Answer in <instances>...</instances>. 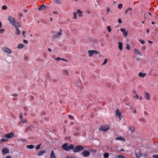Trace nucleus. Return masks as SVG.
I'll use <instances>...</instances> for the list:
<instances>
[{
    "label": "nucleus",
    "instance_id": "1",
    "mask_svg": "<svg viewBox=\"0 0 158 158\" xmlns=\"http://www.w3.org/2000/svg\"><path fill=\"white\" fill-rule=\"evenodd\" d=\"M62 148L63 149L66 151H69L73 149L74 146L73 144H71L69 146L67 143H64L62 145Z\"/></svg>",
    "mask_w": 158,
    "mask_h": 158
},
{
    "label": "nucleus",
    "instance_id": "2",
    "mask_svg": "<svg viewBox=\"0 0 158 158\" xmlns=\"http://www.w3.org/2000/svg\"><path fill=\"white\" fill-rule=\"evenodd\" d=\"M59 32H56L55 31L52 32L54 33L55 34L53 35V37L54 39H57L59 37H60L62 35V33L63 32L62 30L60 29H59Z\"/></svg>",
    "mask_w": 158,
    "mask_h": 158
},
{
    "label": "nucleus",
    "instance_id": "3",
    "mask_svg": "<svg viewBox=\"0 0 158 158\" xmlns=\"http://www.w3.org/2000/svg\"><path fill=\"white\" fill-rule=\"evenodd\" d=\"M74 152H77L82 151L84 149V147L81 145H77L73 149Z\"/></svg>",
    "mask_w": 158,
    "mask_h": 158
},
{
    "label": "nucleus",
    "instance_id": "4",
    "mask_svg": "<svg viewBox=\"0 0 158 158\" xmlns=\"http://www.w3.org/2000/svg\"><path fill=\"white\" fill-rule=\"evenodd\" d=\"M110 126L108 125H105V126L102 125L99 128V130L100 131H106L109 129Z\"/></svg>",
    "mask_w": 158,
    "mask_h": 158
},
{
    "label": "nucleus",
    "instance_id": "5",
    "mask_svg": "<svg viewBox=\"0 0 158 158\" xmlns=\"http://www.w3.org/2000/svg\"><path fill=\"white\" fill-rule=\"evenodd\" d=\"M81 154L84 157H87L90 155V153L89 151L85 150L81 152Z\"/></svg>",
    "mask_w": 158,
    "mask_h": 158
},
{
    "label": "nucleus",
    "instance_id": "6",
    "mask_svg": "<svg viewBox=\"0 0 158 158\" xmlns=\"http://www.w3.org/2000/svg\"><path fill=\"white\" fill-rule=\"evenodd\" d=\"M4 137L7 139L13 138L14 137V133L11 132L9 134H5L4 135Z\"/></svg>",
    "mask_w": 158,
    "mask_h": 158
},
{
    "label": "nucleus",
    "instance_id": "7",
    "mask_svg": "<svg viewBox=\"0 0 158 158\" xmlns=\"http://www.w3.org/2000/svg\"><path fill=\"white\" fill-rule=\"evenodd\" d=\"M8 19L10 21V23L12 25L14 24L16 22L14 18L11 16H9Z\"/></svg>",
    "mask_w": 158,
    "mask_h": 158
},
{
    "label": "nucleus",
    "instance_id": "8",
    "mask_svg": "<svg viewBox=\"0 0 158 158\" xmlns=\"http://www.w3.org/2000/svg\"><path fill=\"white\" fill-rule=\"evenodd\" d=\"M2 50L3 51L9 54H11L12 53V51L10 49L7 47L3 48Z\"/></svg>",
    "mask_w": 158,
    "mask_h": 158
},
{
    "label": "nucleus",
    "instance_id": "9",
    "mask_svg": "<svg viewBox=\"0 0 158 158\" xmlns=\"http://www.w3.org/2000/svg\"><path fill=\"white\" fill-rule=\"evenodd\" d=\"M9 149L7 148H5L2 149V154L3 155H5L6 153L9 152Z\"/></svg>",
    "mask_w": 158,
    "mask_h": 158
},
{
    "label": "nucleus",
    "instance_id": "10",
    "mask_svg": "<svg viewBox=\"0 0 158 158\" xmlns=\"http://www.w3.org/2000/svg\"><path fill=\"white\" fill-rule=\"evenodd\" d=\"M48 8L47 7L44 5H42L40 7L38 8L39 10H44Z\"/></svg>",
    "mask_w": 158,
    "mask_h": 158
},
{
    "label": "nucleus",
    "instance_id": "11",
    "mask_svg": "<svg viewBox=\"0 0 158 158\" xmlns=\"http://www.w3.org/2000/svg\"><path fill=\"white\" fill-rule=\"evenodd\" d=\"M145 98L148 100H149L150 99V95L148 94L147 92H145Z\"/></svg>",
    "mask_w": 158,
    "mask_h": 158
},
{
    "label": "nucleus",
    "instance_id": "12",
    "mask_svg": "<svg viewBox=\"0 0 158 158\" xmlns=\"http://www.w3.org/2000/svg\"><path fill=\"white\" fill-rule=\"evenodd\" d=\"M88 53L89 54V56L91 57L94 54V50H89L88 51Z\"/></svg>",
    "mask_w": 158,
    "mask_h": 158
},
{
    "label": "nucleus",
    "instance_id": "13",
    "mask_svg": "<svg viewBox=\"0 0 158 158\" xmlns=\"http://www.w3.org/2000/svg\"><path fill=\"white\" fill-rule=\"evenodd\" d=\"M146 75V73H143L141 72H140L139 73V76L140 77H144Z\"/></svg>",
    "mask_w": 158,
    "mask_h": 158
},
{
    "label": "nucleus",
    "instance_id": "14",
    "mask_svg": "<svg viewBox=\"0 0 158 158\" xmlns=\"http://www.w3.org/2000/svg\"><path fill=\"white\" fill-rule=\"evenodd\" d=\"M131 11V15H132V8L131 7H129L127 10H126L125 11V14H127V12L128 11Z\"/></svg>",
    "mask_w": 158,
    "mask_h": 158
},
{
    "label": "nucleus",
    "instance_id": "15",
    "mask_svg": "<svg viewBox=\"0 0 158 158\" xmlns=\"http://www.w3.org/2000/svg\"><path fill=\"white\" fill-rule=\"evenodd\" d=\"M118 48L120 50H122L123 49V44L122 42H118Z\"/></svg>",
    "mask_w": 158,
    "mask_h": 158
},
{
    "label": "nucleus",
    "instance_id": "16",
    "mask_svg": "<svg viewBox=\"0 0 158 158\" xmlns=\"http://www.w3.org/2000/svg\"><path fill=\"white\" fill-rule=\"evenodd\" d=\"M135 155L137 158H139L140 157H141L142 155L141 154V153L139 152H136Z\"/></svg>",
    "mask_w": 158,
    "mask_h": 158
},
{
    "label": "nucleus",
    "instance_id": "17",
    "mask_svg": "<svg viewBox=\"0 0 158 158\" xmlns=\"http://www.w3.org/2000/svg\"><path fill=\"white\" fill-rule=\"evenodd\" d=\"M46 151L45 150L39 152H38L37 154V155L38 156H40L43 155L44 153H46Z\"/></svg>",
    "mask_w": 158,
    "mask_h": 158
},
{
    "label": "nucleus",
    "instance_id": "18",
    "mask_svg": "<svg viewBox=\"0 0 158 158\" xmlns=\"http://www.w3.org/2000/svg\"><path fill=\"white\" fill-rule=\"evenodd\" d=\"M50 158H56V156L54 155V152L53 150L51 152Z\"/></svg>",
    "mask_w": 158,
    "mask_h": 158
},
{
    "label": "nucleus",
    "instance_id": "19",
    "mask_svg": "<svg viewBox=\"0 0 158 158\" xmlns=\"http://www.w3.org/2000/svg\"><path fill=\"white\" fill-rule=\"evenodd\" d=\"M13 25L16 27V29L21 26V25L18 23H16V22Z\"/></svg>",
    "mask_w": 158,
    "mask_h": 158
},
{
    "label": "nucleus",
    "instance_id": "20",
    "mask_svg": "<svg viewBox=\"0 0 158 158\" xmlns=\"http://www.w3.org/2000/svg\"><path fill=\"white\" fill-rule=\"evenodd\" d=\"M121 114V113L120 112V111L118 109L116 110V116L118 117L119 115Z\"/></svg>",
    "mask_w": 158,
    "mask_h": 158
},
{
    "label": "nucleus",
    "instance_id": "21",
    "mask_svg": "<svg viewBox=\"0 0 158 158\" xmlns=\"http://www.w3.org/2000/svg\"><path fill=\"white\" fill-rule=\"evenodd\" d=\"M135 52L138 55H139L140 56H142L141 53L140 52L136 49H134Z\"/></svg>",
    "mask_w": 158,
    "mask_h": 158
},
{
    "label": "nucleus",
    "instance_id": "22",
    "mask_svg": "<svg viewBox=\"0 0 158 158\" xmlns=\"http://www.w3.org/2000/svg\"><path fill=\"white\" fill-rule=\"evenodd\" d=\"M115 139L117 140H120L124 141H125V139L123 137H122L121 136L116 137L115 138Z\"/></svg>",
    "mask_w": 158,
    "mask_h": 158
},
{
    "label": "nucleus",
    "instance_id": "23",
    "mask_svg": "<svg viewBox=\"0 0 158 158\" xmlns=\"http://www.w3.org/2000/svg\"><path fill=\"white\" fill-rule=\"evenodd\" d=\"M77 13L78 16L79 17H82V12L80 10H78L77 11Z\"/></svg>",
    "mask_w": 158,
    "mask_h": 158
},
{
    "label": "nucleus",
    "instance_id": "24",
    "mask_svg": "<svg viewBox=\"0 0 158 158\" xmlns=\"http://www.w3.org/2000/svg\"><path fill=\"white\" fill-rule=\"evenodd\" d=\"M24 47V45L22 44H20L18 45V49H21L23 48Z\"/></svg>",
    "mask_w": 158,
    "mask_h": 158
},
{
    "label": "nucleus",
    "instance_id": "25",
    "mask_svg": "<svg viewBox=\"0 0 158 158\" xmlns=\"http://www.w3.org/2000/svg\"><path fill=\"white\" fill-rule=\"evenodd\" d=\"M129 129H130V130H131L132 132H135V129L134 127L133 126H131L129 127Z\"/></svg>",
    "mask_w": 158,
    "mask_h": 158
},
{
    "label": "nucleus",
    "instance_id": "26",
    "mask_svg": "<svg viewBox=\"0 0 158 158\" xmlns=\"http://www.w3.org/2000/svg\"><path fill=\"white\" fill-rule=\"evenodd\" d=\"M27 148L29 149H32L34 147V146L32 145H27Z\"/></svg>",
    "mask_w": 158,
    "mask_h": 158
},
{
    "label": "nucleus",
    "instance_id": "27",
    "mask_svg": "<svg viewBox=\"0 0 158 158\" xmlns=\"http://www.w3.org/2000/svg\"><path fill=\"white\" fill-rule=\"evenodd\" d=\"M73 19H77V14L76 12H74L73 13Z\"/></svg>",
    "mask_w": 158,
    "mask_h": 158
},
{
    "label": "nucleus",
    "instance_id": "28",
    "mask_svg": "<svg viewBox=\"0 0 158 158\" xmlns=\"http://www.w3.org/2000/svg\"><path fill=\"white\" fill-rule=\"evenodd\" d=\"M8 141V139H7L3 138L1 139V142H7Z\"/></svg>",
    "mask_w": 158,
    "mask_h": 158
},
{
    "label": "nucleus",
    "instance_id": "29",
    "mask_svg": "<svg viewBox=\"0 0 158 158\" xmlns=\"http://www.w3.org/2000/svg\"><path fill=\"white\" fill-rule=\"evenodd\" d=\"M103 156L105 158H108L109 156V154L108 153H106L104 154Z\"/></svg>",
    "mask_w": 158,
    "mask_h": 158
},
{
    "label": "nucleus",
    "instance_id": "30",
    "mask_svg": "<svg viewBox=\"0 0 158 158\" xmlns=\"http://www.w3.org/2000/svg\"><path fill=\"white\" fill-rule=\"evenodd\" d=\"M130 45L128 43H127L126 44V48L127 50H130Z\"/></svg>",
    "mask_w": 158,
    "mask_h": 158
},
{
    "label": "nucleus",
    "instance_id": "31",
    "mask_svg": "<svg viewBox=\"0 0 158 158\" xmlns=\"http://www.w3.org/2000/svg\"><path fill=\"white\" fill-rule=\"evenodd\" d=\"M107 60H108L106 58L104 60V62L102 64V65H104L105 64L107 63Z\"/></svg>",
    "mask_w": 158,
    "mask_h": 158
},
{
    "label": "nucleus",
    "instance_id": "32",
    "mask_svg": "<svg viewBox=\"0 0 158 158\" xmlns=\"http://www.w3.org/2000/svg\"><path fill=\"white\" fill-rule=\"evenodd\" d=\"M41 144H39L36 147V150H38L39 149H40V147H41Z\"/></svg>",
    "mask_w": 158,
    "mask_h": 158
},
{
    "label": "nucleus",
    "instance_id": "33",
    "mask_svg": "<svg viewBox=\"0 0 158 158\" xmlns=\"http://www.w3.org/2000/svg\"><path fill=\"white\" fill-rule=\"evenodd\" d=\"M7 7L6 6L4 5L2 7V9L3 10H6L7 9Z\"/></svg>",
    "mask_w": 158,
    "mask_h": 158
},
{
    "label": "nucleus",
    "instance_id": "34",
    "mask_svg": "<svg viewBox=\"0 0 158 158\" xmlns=\"http://www.w3.org/2000/svg\"><path fill=\"white\" fill-rule=\"evenodd\" d=\"M21 121L23 123H26L27 122V121L26 119H23L21 120Z\"/></svg>",
    "mask_w": 158,
    "mask_h": 158
},
{
    "label": "nucleus",
    "instance_id": "35",
    "mask_svg": "<svg viewBox=\"0 0 158 158\" xmlns=\"http://www.w3.org/2000/svg\"><path fill=\"white\" fill-rule=\"evenodd\" d=\"M63 72L64 73V74L66 75L67 76L68 75V72L66 70H64Z\"/></svg>",
    "mask_w": 158,
    "mask_h": 158
},
{
    "label": "nucleus",
    "instance_id": "36",
    "mask_svg": "<svg viewBox=\"0 0 158 158\" xmlns=\"http://www.w3.org/2000/svg\"><path fill=\"white\" fill-rule=\"evenodd\" d=\"M23 16V14L22 13H19V15L18 16L19 18V19H20L21 17Z\"/></svg>",
    "mask_w": 158,
    "mask_h": 158
},
{
    "label": "nucleus",
    "instance_id": "37",
    "mask_svg": "<svg viewBox=\"0 0 158 158\" xmlns=\"http://www.w3.org/2000/svg\"><path fill=\"white\" fill-rule=\"evenodd\" d=\"M107 29L108 30V32H111V29L110 28V26H108L107 27Z\"/></svg>",
    "mask_w": 158,
    "mask_h": 158
},
{
    "label": "nucleus",
    "instance_id": "38",
    "mask_svg": "<svg viewBox=\"0 0 158 158\" xmlns=\"http://www.w3.org/2000/svg\"><path fill=\"white\" fill-rule=\"evenodd\" d=\"M123 7V5L122 4H119L118 5V8L119 9H121Z\"/></svg>",
    "mask_w": 158,
    "mask_h": 158
},
{
    "label": "nucleus",
    "instance_id": "39",
    "mask_svg": "<svg viewBox=\"0 0 158 158\" xmlns=\"http://www.w3.org/2000/svg\"><path fill=\"white\" fill-rule=\"evenodd\" d=\"M139 41L142 44H143L145 43L144 40H139Z\"/></svg>",
    "mask_w": 158,
    "mask_h": 158
},
{
    "label": "nucleus",
    "instance_id": "40",
    "mask_svg": "<svg viewBox=\"0 0 158 158\" xmlns=\"http://www.w3.org/2000/svg\"><path fill=\"white\" fill-rule=\"evenodd\" d=\"M127 35V32H126V31L123 33V35L125 37H126Z\"/></svg>",
    "mask_w": 158,
    "mask_h": 158
},
{
    "label": "nucleus",
    "instance_id": "41",
    "mask_svg": "<svg viewBox=\"0 0 158 158\" xmlns=\"http://www.w3.org/2000/svg\"><path fill=\"white\" fill-rule=\"evenodd\" d=\"M117 158H125L122 155H121L118 156Z\"/></svg>",
    "mask_w": 158,
    "mask_h": 158
},
{
    "label": "nucleus",
    "instance_id": "42",
    "mask_svg": "<svg viewBox=\"0 0 158 158\" xmlns=\"http://www.w3.org/2000/svg\"><path fill=\"white\" fill-rule=\"evenodd\" d=\"M68 117L70 119H74L73 117L72 116V115H68Z\"/></svg>",
    "mask_w": 158,
    "mask_h": 158
},
{
    "label": "nucleus",
    "instance_id": "43",
    "mask_svg": "<svg viewBox=\"0 0 158 158\" xmlns=\"http://www.w3.org/2000/svg\"><path fill=\"white\" fill-rule=\"evenodd\" d=\"M55 2L56 4H60V1L59 0H55Z\"/></svg>",
    "mask_w": 158,
    "mask_h": 158
},
{
    "label": "nucleus",
    "instance_id": "44",
    "mask_svg": "<svg viewBox=\"0 0 158 158\" xmlns=\"http://www.w3.org/2000/svg\"><path fill=\"white\" fill-rule=\"evenodd\" d=\"M94 53H95L96 54H100V52H98L96 51H95L94 50Z\"/></svg>",
    "mask_w": 158,
    "mask_h": 158
},
{
    "label": "nucleus",
    "instance_id": "45",
    "mask_svg": "<svg viewBox=\"0 0 158 158\" xmlns=\"http://www.w3.org/2000/svg\"><path fill=\"white\" fill-rule=\"evenodd\" d=\"M20 118L21 119V120L23 119V115L22 113H20V115L19 116Z\"/></svg>",
    "mask_w": 158,
    "mask_h": 158
},
{
    "label": "nucleus",
    "instance_id": "46",
    "mask_svg": "<svg viewBox=\"0 0 158 158\" xmlns=\"http://www.w3.org/2000/svg\"><path fill=\"white\" fill-rule=\"evenodd\" d=\"M153 157L154 158H158V155H153Z\"/></svg>",
    "mask_w": 158,
    "mask_h": 158
},
{
    "label": "nucleus",
    "instance_id": "47",
    "mask_svg": "<svg viewBox=\"0 0 158 158\" xmlns=\"http://www.w3.org/2000/svg\"><path fill=\"white\" fill-rule=\"evenodd\" d=\"M16 30H17V34H18V35H19L20 33V31L18 29V28H16Z\"/></svg>",
    "mask_w": 158,
    "mask_h": 158
},
{
    "label": "nucleus",
    "instance_id": "48",
    "mask_svg": "<svg viewBox=\"0 0 158 158\" xmlns=\"http://www.w3.org/2000/svg\"><path fill=\"white\" fill-rule=\"evenodd\" d=\"M23 42L24 43H25L26 44H27L28 43V41L26 40H23Z\"/></svg>",
    "mask_w": 158,
    "mask_h": 158
},
{
    "label": "nucleus",
    "instance_id": "49",
    "mask_svg": "<svg viewBox=\"0 0 158 158\" xmlns=\"http://www.w3.org/2000/svg\"><path fill=\"white\" fill-rule=\"evenodd\" d=\"M118 21L119 23L120 24L122 23V20L121 19H119L118 20Z\"/></svg>",
    "mask_w": 158,
    "mask_h": 158
},
{
    "label": "nucleus",
    "instance_id": "50",
    "mask_svg": "<svg viewBox=\"0 0 158 158\" xmlns=\"http://www.w3.org/2000/svg\"><path fill=\"white\" fill-rule=\"evenodd\" d=\"M25 31H23L22 33L23 34V36L24 37H26V35L25 34Z\"/></svg>",
    "mask_w": 158,
    "mask_h": 158
},
{
    "label": "nucleus",
    "instance_id": "51",
    "mask_svg": "<svg viewBox=\"0 0 158 158\" xmlns=\"http://www.w3.org/2000/svg\"><path fill=\"white\" fill-rule=\"evenodd\" d=\"M120 30L122 32H123L125 31V29L121 28Z\"/></svg>",
    "mask_w": 158,
    "mask_h": 158
},
{
    "label": "nucleus",
    "instance_id": "52",
    "mask_svg": "<svg viewBox=\"0 0 158 158\" xmlns=\"http://www.w3.org/2000/svg\"><path fill=\"white\" fill-rule=\"evenodd\" d=\"M61 58H60L59 57H58L56 58L55 59V60H61Z\"/></svg>",
    "mask_w": 158,
    "mask_h": 158
},
{
    "label": "nucleus",
    "instance_id": "53",
    "mask_svg": "<svg viewBox=\"0 0 158 158\" xmlns=\"http://www.w3.org/2000/svg\"><path fill=\"white\" fill-rule=\"evenodd\" d=\"M4 29H1L0 30V33H2L4 31Z\"/></svg>",
    "mask_w": 158,
    "mask_h": 158
},
{
    "label": "nucleus",
    "instance_id": "54",
    "mask_svg": "<svg viewBox=\"0 0 158 158\" xmlns=\"http://www.w3.org/2000/svg\"><path fill=\"white\" fill-rule=\"evenodd\" d=\"M61 60H62L63 61H65L66 62H68V60H66V59H65L61 58Z\"/></svg>",
    "mask_w": 158,
    "mask_h": 158
},
{
    "label": "nucleus",
    "instance_id": "55",
    "mask_svg": "<svg viewBox=\"0 0 158 158\" xmlns=\"http://www.w3.org/2000/svg\"><path fill=\"white\" fill-rule=\"evenodd\" d=\"M135 97H136L137 99H139V97L137 94H136L135 96H133L134 98H135Z\"/></svg>",
    "mask_w": 158,
    "mask_h": 158
},
{
    "label": "nucleus",
    "instance_id": "56",
    "mask_svg": "<svg viewBox=\"0 0 158 158\" xmlns=\"http://www.w3.org/2000/svg\"><path fill=\"white\" fill-rule=\"evenodd\" d=\"M118 117H119V118L120 120H121L122 118V116L121 114L120 115H119Z\"/></svg>",
    "mask_w": 158,
    "mask_h": 158
},
{
    "label": "nucleus",
    "instance_id": "57",
    "mask_svg": "<svg viewBox=\"0 0 158 158\" xmlns=\"http://www.w3.org/2000/svg\"><path fill=\"white\" fill-rule=\"evenodd\" d=\"M31 126H29L26 129V130L27 131L28 130L30 129Z\"/></svg>",
    "mask_w": 158,
    "mask_h": 158
},
{
    "label": "nucleus",
    "instance_id": "58",
    "mask_svg": "<svg viewBox=\"0 0 158 158\" xmlns=\"http://www.w3.org/2000/svg\"><path fill=\"white\" fill-rule=\"evenodd\" d=\"M66 158H75V157L74 156H72L71 157H67Z\"/></svg>",
    "mask_w": 158,
    "mask_h": 158
},
{
    "label": "nucleus",
    "instance_id": "59",
    "mask_svg": "<svg viewBox=\"0 0 158 158\" xmlns=\"http://www.w3.org/2000/svg\"><path fill=\"white\" fill-rule=\"evenodd\" d=\"M107 13H108L110 11V9L109 7H108L106 9Z\"/></svg>",
    "mask_w": 158,
    "mask_h": 158
},
{
    "label": "nucleus",
    "instance_id": "60",
    "mask_svg": "<svg viewBox=\"0 0 158 158\" xmlns=\"http://www.w3.org/2000/svg\"><path fill=\"white\" fill-rule=\"evenodd\" d=\"M12 96L14 97H17L18 96V94H12Z\"/></svg>",
    "mask_w": 158,
    "mask_h": 158
},
{
    "label": "nucleus",
    "instance_id": "61",
    "mask_svg": "<svg viewBox=\"0 0 158 158\" xmlns=\"http://www.w3.org/2000/svg\"><path fill=\"white\" fill-rule=\"evenodd\" d=\"M53 13L55 14H58V12L56 11H54Z\"/></svg>",
    "mask_w": 158,
    "mask_h": 158
},
{
    "label": "nucleus",
    "instance_id": "62",
    "mask_svg": "<svg viewBox=\"0 0 158 158\" xmlns=\"http://www.w3.org/2000/svg\"><path fill=\"white\" fill-rule=\"evenodd\" d=\"M136 60H137L139 61V60H141V59L140 58H137Z\"/></svg>",
    "mask_w": 158,
    "mask_h": 158
},
{
    "label": "nucleus",
    "instance_id": "63",
    "mask_svg": "<svg viewBox=\"0 0 158 158\" xmlns=\"http://www.w3.org/2000/svg\"><path fill=\"white\" fill-rule=\"evenodd\" d=\"M6 158H11V157L10 156H7Z\"/></svg>",
    "mask_w": 158,
    "mask_h": 158
},
{
    "label": "nucleus",
    "instance_id": "64",
    "mask_svg": "<svg viewBox=\"0 0 158 158\" xmlns=\"http://www.w3.org/2000/svg\"><path fill=\"white\" fill-rule=\"evenodd\" d=\"M48 51L49 52H50L52 50H51V49L50 48H48Z\"/></svg>",
    "mask_w": 158,
    "mask_h": 158
}]
</instances>
